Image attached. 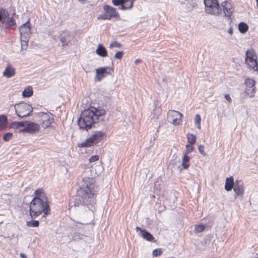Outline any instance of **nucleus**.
<instances>
[{
	"instance_id": "f257e3e1",
	"label": "nucleus",
	"mask_w": 258,
	"mask_h": 258,
	"mask_svg": "<svg viewBox=\"0 0 258 258\" xmlns=\"http://www.w3.org/2000/svg\"><path fill=\"white\" fill-rule=\"evenodd\" d=\"M93 175L91 178L83 179L84 183L78 190V196L75 199V206L90 205L94 203V196L97 191L98 187L94 183V177Z\"/></svg>"
},
{
	"instance_id": "f03ea898",
	"label": "nucleus",
	"mask_w": 258,
	"mask_h": 258,
	"mask_svg": "<svg viewBox=\"0 0 258 258\" xmlns=\"http://www.w3.org/2000/svg\"><path fill=\"white\" fill-rule=\"evenodd\" d=\"M105 114L102 109H97L94 107L83 111L78 120L80 128L88 131L92 125L99 119V117Z\"/></svg>"
},
{
	"instance_id": "7ed1b4c3",
	"label": "nucleus",
	"mask_w": 258,
	"mask_h": 258,
	"mask_svg": "<svg viewBox=\"0 0 258 258\" xmlns=\"http://www.w3.org/2000/svg\"><path fill=\"white\" fill-rule=\"evenodd\" d=\"M30 214L36 218L42 213L43 217L50 214V209L47 199L34 198L30 204Z\"/></svg>"
},
{
	"instance_id": "20e7f679",
	"label": "nucleus",
	"mask_w": 258,
	"mask_h": 258,
	"mask_svg": "<svg viewBox=\"0 0 258 258\" xmlns=\"http://www.w3.org/2000/svg\"><path fill=\"white\" fill-rule=\"evenodd\" d=\"M206 13L217 16L222 13V8L217 0H204Z\"/></svg>"
},
{
	"instance_id": "39448f33",
	"label": "nucleus",
	"mask_w": 258,
	"mask_h": 258,
	"mask_svg": "<svg viewBox=\"0 0 258 258\" xmlns=\"http://www.w3.org/2000/svg\"><path fill=\"white\" fill-rule=\"evenodd\" d=\"M245 61L250 69H252L254 71L258 70L257 56L252 48L248 49L246 51Z\"/></svg>"
},
{
	"instance_id": "423d86ee",
	"label": "nucleus",
	"mask_w": 258,
	"mask_h": 258,
	"mask_svg": "<svg viewBox=\"0 0 258 258\" xmlns=\"http://www.w3.org/2000/svg\"><path fill=\"white\" fill-rule=\"evenodd\" d=\"M15 110L20 118H24L31 114L33 107L27 103L22 102L15 105Z\"/></svg>"
},
{
	"instance_id": "0eeeda50",
	"label": "nucleus",
	"mask_w": 258,
	"mask_h": 258,
	"mask_svg": "<svg viewBox=\"0 0 258 258\" xmlns=\"http://www.w3.org/2000/svg\"><path fill=\"white\" fill-rule=\"evenodd\" d=\"M103 133L101 131H97L88 138L84 142L79 145L81 147H90L94 144L98 143L103 136Z\"/></svg>"
},
{
	"instance_id": "6e6552de",
	"label": "nucleus",
	"mask_w": 258,
	"mask_h": 258,
	"mask_svg": "<svg viewBox=\"0 0 258 258\" xmlns=\"http://www.w3.org/2000/svg\"><path fill=\"white\" fill-rule=\"evenodd\" d=\"M20 34L22 40L26 44L28 42L31 34L30 20H28L19 28Z\"/></svg>"
},
{
	"instance_id": "1a4fd4ad",
	"label": "nucleus",
	"mask_w": 258,
	"mask_h": 258,
	"mask_svg": "<svg viewBox=\"0 0 258 258\" xmlns=\"http://www.w3.org/2000/svg\"><path fill=\"white\" fill-rule=\"evenodd\" d=\"M168 121L171 122L174 125L180 124L182 114L177 111L170 110L168 112Z\"/></svg>"
},
{
	"instance_id": "9d476101",
	"label": "nucleus",
	"mask_w": 258,
	"mask_h": 258,
	"mask_svg": "<svg viewBox=\"0 0 258 258\" xmlns=\"http://www.w3.org/2000/svg\"><path fill=\"white\" fill-rule=\"evenodd\" d=\"M40 125L33 122H27L26 126L23 129H19L21 133L27 132L29 134H35L38 132L40 130Z\"/></svg>"
},
{
	"instance_id": "9b49d317",
	"label": "nucleus",
	"mask_w": 258,
	"mask_h": 258,
	"mask_svg": "<svg viewBox=\"0 0 258 258\" xmlns=\"http://www.w3.org/2000/svg\"><path fill=\"white\" fill-rule=\"evenodd\" d=\"M135 0H114V6H118L119 10H126L133 7Z\"/></svg>"
},
{
	"instance_id": "f8f14e48",
	"label": "nucleus",
	"mask_w": 258,
	"mask_h": 258,
	"mask_svg": "<svg viewBox=\"0 0 258 258\" xmlns=\"http://www.w3.org/2000/svg\"><path fill=\"white\" fill-rule=\"evenodd\" d=\"M255 81L252 79L248 78L245 81L246 86L245 93L250 97H252L254 95L255 92Z\"/></svg>"
},
{
	"instance_id": "ddd939ff",
	"label": "nucleus",
	"mask_w": 258,
	"mask_h": 258,
	"mask_svg": "<svg viewBox=\"0 0 258 258\" xmlns=\"http://www.w3.org/2000/svg\"><path fill=\"white\" fill-rule=\"evenodd\" d=\"M221 7L223 8L224 16L229 17L230 19L234 11L231 2L227 1L223 2Z\"/></svg>"
},
{
	"instance_id": "4468645a",
	"label": "nucleus",
	"mask_w": 258,
	"mask_h": 258,
	"mask_svg": "<svg viewBox=\"0 0 258 258\" xmlns=\"http://www.w3.org/2000/svg\"><path fill=\"white\" fill-rule=\"evenodd\" d=\"M42 126L43 128H47L51 126L53 121V115L51 113H43L41 117Z\"/></svg>"
},
{
	"instance_id": "2eb2a0df",
	"label": "nucleus",
	"mask_w": 258,
	"mask_h": 258,
	"mask_svg": "<svg viewBox=\"0 0 258 258\" xmlns=\"http://www.w3.org/2000/svg\"><path fill=\"white\" fill-rule=\"evenodd\" d=\"M104 13L98 17V19H110L113 16V8L109 6L104 7Z\"/></svg>"
},
{
	"instance_id": "dca6fc26",
	"label": "nucleus",
	"mask_w": 258,
	"mask_h": 258,
	"mask_svg": "<svg viewBox=\"0 0 258 258\" xmlns=\"http://www.w3.org/2000/svg\"><path fill=\"white\" fill-rule=\"evenodd\" d=\"M108 69L105 68H100L96 70V77L95 80L100 81L102 79L105 77L107 75L109 74V71H107Z\"/></svg>"
},
{
	"instance_id": "f3484780",
	"label": "nucleus",
	"mask_w": 258,
	"mask_h": 258,
	"mask_svg": "<svg viewBox=\"0 0 258 258\" xmlns=\"http://www.w3.org/2000/svg\"><path fill=\"white\" fill-rule=\"evenodd\" d=\"M233 190L235 195L238 196L242 195L244 193L243 182L241 180H236L233 186Z\"/></svg>"
},
{
	"instance_id": "a211bd4d",
	"label": "nucleus",
	"mask_w": 258,
	"mask_h": 258,
	"mask_svg": "<svg viewBox=\"0 0 258 258\" xmlns=\"http://www.w3.org/2000/svg\"><path fill=\"white\" fill-rule=\"evenodd\" d=\"M235 182L232 176L227 177L226 179L225 189L227 191H230L233 188Z\"/></svg>"
},
{
	"instance_id": "6ab92c4d",
	"label": "nucleus",
	"mask_w": 258,
	"mask_h": 258,
	"mask_svg": "<svg viewBox=\"0 0 258 258\" xmlns=\"http://www.w3.org/2000/svg\"><path fill=\"white\" fill-rule=\"evenodd\" d=\"M72 35L70 32H67L66 35H61L60 37V41L62 44V46L68 45V43L70 42V38L71 37Z\"/></svg>"
},
{
	"instance_id": "aec40b11",
	"label": "nucleus",
	"mask_w": 258,
	"mask_h": 258,
	"mask_svg": "<svg viewBox=\"0 0 258 258\" xmlns=\"http://www.w3.org/2000/svg\"><path fill=\"white\" fill-rule=\"evenodd\" d=\"M96 53L99 56L102 57H105L107 56V51L104 47L102 45L99 44L98 45L97 48L96 50Z\"/></svg>"
},
{
	"instance_id": "412c9836",
	"label": "nucleus",
	"mask_w": 258,
	"mask_h": 258,
	"mask_svg": "<svg viewBox=\"0 0 258 258\" xmlns=\"http://www.w3.org/2000/svg\"><path fill=\"white\" fill-rule=\"evenodd\" d=\"M15 75V70L11 66H8L3 72V75L7 78H11Z\"/></svg>"
},
{
	"instance_id": "4be33fe9",
	"label": "nucleus",
	"mask_w": 258,
	"mask_h": 258,
	"mask_svg": "<svg viewBox=\"0 0 258 258\" xmlns=\"http://www.w3.org/2000/svg\"><path fill=\"white\" fill-rule=\"evenodd\" d=\"M141 236H142L144 239L149 241H152L154 239V237L153 235L146 229L142 231V234Z\"/></svg>"
},
{
	"instance_id": "5701e85b",
	"label": "nucleus",
	"mask_w": 258,
	"mask_h": 258,
	"mask_svg": "<svg viewBox=\"0 0 258 258\" xmlns=\"http://www.w3.org/2000/svg\"><path fill=\"white\" fill-rule=\"evenodd\" d=\"M3 23L6 28H9L16 25V22L12 17H8L7 20H4Z\"/></svg>"
},
{
	"instance_id": "b1692460",
	"label": "nucleus",
	"mask_w": 258,
	"mask_h": 258,
	"mask_svg": "<svg viewBox=\"0 0 258 258\" xmlns=\"http://www.w3.org/2000/svg\"><path fill=\"white\" fill-rule=\"evenodd\" d=\"M189 160L190 158L188 155L184 154L183 157L182 159V166L183 169H186L189 166Z\"/></svg>"
},
{
	"instance_id": "393cba45",
	"label": "nucleus",
	"mask_w": 258,
	"mask_h": 258,
	"mask_svg": "<svg viewBox=\"0 0 258 258\" xmlns=\"http://www.w3.org/2000/svg\"><path fill=\"white\" fill-rule=\"evenodd\" d=\"M27 122L25 121H15L12 123V127L17 129H19L21 127L26 126Z\"/></svg>"
},
{
	"instance_id": "a878e982",
	"label": "nucleus",
	"mask_w": 258,
	"mask_h": 258,
	"mask_svg": "<svg viewBox=\"0 0 258 258\" xmlns=\"http://www.w3.org/2000/svg\"><path fill=\"white\" fill-rule=\"evenodd\" d=\"M33 91L32 88L27 87L22 92V95L24 97H29L33 95Z\"/></svg>"
},
{
	"instance_id": "bb28decb",
	"label": "nucleus",
	"mask_w": 258,
	"mask_h": 258,
	"mask_svg": "<svg viewBox=\"0 0 258 258\" xmlns=\"http://www.w3.org/2000/svg\"><path fill=\"white\" fill-rule=\"evenodd\" d=\"M238 29L241 33H245L248 29V27L244 22H241L238 25Z\"/></svg>"
},
{
	"instance_id": "cd10ccee",
	"label": "nucleus",
	"mask_w": 258,
	"mask_h": 258,
	"mask_svg": "<svg viewBox=\"0 0 258 258\" xmlns=\"http://www.w3.org/2000/svg\"><path fill=\"white\" fill-rule=\"evenodd\" d=\"M187 142L190 145H194L196 142V137L192 134L187 133L186 135Z\"/></svg>"
},
{
	"instance_id": "c85d7f7f",
	"label": "nucleus",
	"mask_w": 258,
	"mask_h": 258,
	"mask_svg": "<svg viewBox=\"0 0 258 258\" xmlns=\"http://www.w3.org/2000/svg\"><path fill=\"white\" fill-rule=\"evenodd\" d=\"M35 194L36 195L35 198L47 199L45 194L43 192L41 189H38L35 191Z\"/></svg>"
},
{
	"instance_id": "c756f323",
	"label": "nucleus",
	"mask_w": 258,
	"mask_h": 258,
	"mask_svg": "<svg viewBox=\"0 0 258 258\" xmlns=\"http://www.w3.org/2000/svg\"><path fill=\"white\" fill-rule=\"evenodd\" d=\"M8 122V119L6 115H0V128L5 125Z\"/></svg>"
},
{
	"instance_id": "7c9ffc66",
	"label": "nucleus",
	"mask_w": 258,
	"mask_h": 258,
	"mask_svg": "<svg viewBox=\"0 0 258 258\" xmlns=\"http://www.w3.org/2000/svg\"><path fill=\"white\" fill-rule=\"evenodd\" d=\"M195 125L197 126V127L198 129H201V117L199 114H197L195 115Z\"/></svg>"
},
{
	"instance_id": "2f4dec72",
	"label": "nucleus",
	"mask_w": 258,
	"mask_h": 258,
	"mask_svg": "<svg viewBox=\"0 0 258 258\" xmlns=\"http://www.w3.org/2000/svg\"><path fill=\"white\" fill-rule=\"evenodd\" d=\"M39 221L37 220H32L27 222V226L31 227H37L39 226Z\"/></svg>"
},
{
	"instance_id": "473e14b6",
	"label": "nucleus",
	"mask_w": 258,
	"mask_h": 258,
	"mask_svg": "<svg viewBox=\"0 0 258 258\" xmlns=\"http://www.w3.org/2000/svg\"><path fill=\"white\" fill-rule=\"evenodd\" d=\"M2 21L3 22L4 20H7L8 17H9V12L5 9L1 10Z\"/></svg>"
},
{
	"instance_id": "72a5a7b5",
	"label": "nucleus",
	"mask_w": 258,
	"mask_h": 258,
	"mask_svg": "<svg viewBox=\"0 0 258 258\" xmlns=\"http://www.w3.org/2000/svg\"><path fill=\"white\" fill-rule=\"evenodd\" d=\"M161 110V109L160 107L156 108L152 112L153 118H157V116L160 114Z\"/></svg>"
},
{
	"instance_id": "f704fd0d",
	"label": "nucleus",
	"mask_w": 258,
	"mask_h": 258,
	"mask_svg": "<svg viewBox=\"0 0 258 258\" xmlns=\"http://www.w3.org/2000/svg\"><path fill=\"white\" fill-rule=\"evenodd\" d=\"M205 229V226L203 225H198L195 226V231L197 233L202 232Z\"/></svg>"
},
{
	"instance_id": "c9c22d12",
	"label": "nucleus",
	"mask_w": 258,
	"mask_h": 258,
	"mask_svg": "<svg viewBox=\"0 0 258 258\" xmlns=\"http://www.w3.org/2000/svg\"><path fill=\"white\" fill-rule=\"evenodd\" d=\"M95 174L97 176L99 175L103 171V167L101 165H99L94 169Z\"/></svg>"
},
{
	"instance_id": "e433bc0d",
	"label": "nucleus",
	"mask_w": 258,
	"mask_h": 258,
	"mask_svg": "<svg viewBox=\"0 0 258 258\" xmlns=\"http://www.w3.org/2000/svg\"><path fill=\"white\" fill-rule=\"evenodd\" d=\"M192 145H186V150L184 154L188 155L190 152H191L194 150V147L192 146Z\"/></svg>"
},
{
	"instance_id": "4c0bfd02",
	"label": "nucleus",
	"mask_w": 258,
	"mask_h": 258,
	"mask_svg": "<svg viewBox=\"0 0 258 258\" xmlns=\"http://www.w3.org/2000/svg\"><path fill=\"white\" fill-rule=\"evenodd\" d=\"M124 54L122 51H118L116 52L114 55V58L118 59H121Z\"/></svg>"
},
{
	"instance_id": "58836bf2",
	"label": "nucleus",
	"mask_w": 258,
	"mask_h": 258,
	"mask_svg": "<svg viewBox=\"0 0 258 258\" xmlns=\"http://www.w3.org/2000/svg\"><path fill=\"white\" fill-rule=\"evenodd\" d=\"M162 253V251L161 249H155L152 251V254L154 256H160Z\"/></svg>"
},
{
	"instance_id": "ea45409f",
	"label": "nucleus",
	"mask_w": 258,
	"mask_h": 258,
	"mask_svg": "<svg viewBox=\"0 0 258 258\" xmlns=\"http://www.w3.org/2000/svg\"><path fill=\"white\" fill-rule=\"evenodd\" d=\"M13 134L10 133H7L4 135L3 139L5 141H9L12 137Z\"/></svg>"
},
{
	"instance_id": "a19ab883",
	"label": "nucleus",
	"mask_w": 258,
	"mask_h": 258,
	"mask_svg": "<svg viewBox=\"0 0 258 258\" xmlns=\"http://www.w3.org/2000/svg\"><path fill=\"white\" fill-rule=\"evenodd\" d=\"M99 157L98 155H94L92 156L90 158H89V162L92 163L95 161H97L99 160Z\"/></svg>"
},
{
	"instance_id": "79ce46f5",
	"label": "nucleus",
	"mask_w": 258,
	"mask_h": 258,
	"mask_svg": "<svg viewBox=\"0 0 258 258\" xmlns=\"http://www.w3.org/2000/svg\"><path fill=\"white\" fill-rule=\"evenodd\" d=\"M198 150L201 154L203 155H206V153L204 152V146L203 145H200L198 147Z\"/></svg>"
},
{
	"instance_id": "37998d69",
	"label": "nucleus",
	"mask_w": 258,
	"mask_h": 258,
	"mask_svg": "<svg viewBox=\"0 0 258 258\" xmlns=\"http://www.w3.org/2000/svg\"><path fill=\"white\" fill-rule=\"evenodd\" d=\"M114 19H119V15L117 12H116V9H114Z\"/></svg>"
},
{
	"instance_id": "c03bdc74",
	"label": "nucleus",
	"mask_w": 258,
	"mask_h": 258,
	"mask_svg": "<svg viewBox=\"0 0 258 258\" xmlns=\"http://www.w3.org/2000/svg\"><path fill=\"white\" fill-rule=\"evenodd\" d=\"M225 98L226 100H227L229 103H231L232 102V99L229 95L228 94H225Z\"/></svg>"
},
{
	"instance_id": "a18cd8bd",
	"label": "nucleus",
	"mask_w": 258,
	"mask_h": 258,
	"mask_svg": "<svg viewBox=\"0 0 258 258\" xmlns=\"http://www.w3.org/2000/svg\"><path fill=\"white\" fill-rule=\"evenodd\" d=\"M21 45H22V48L23 49H26L27 46V43L26 44L22 40V37H21Z\"/></svg>"
},
{
	"instance_id": "49530a36",
	"label": "nucleus",
	"mask_w": 258,
	"mask_h": 258,
	"mask_svg": "<svg viewBox=\"0 0 258 258\" xmlns=\"http://www.w3.org/2000/svg\"><path fill=\"white\" fill-rule=\"evenodd\" d=\"M121 46L120 44L117 41H114V47H120Z\"/></svg>"
},
{
	"instance_id": "de8ad7c7",
	"label": "nucleus",
	"mask_w": 258,
	"mask_h": 258,
	"mask_svg": "<svg viewBox=\"0 0 258 258\" xmlns=\"http://www.w3.org/2000/svg\"><path fill=\"white\" fill-rule=\"evenodd\" d=\"M136 230L137 231H140V234H142V230H144L145 229H141L140 227L137 226L136 228Z\"/></svg>"
},
{
	"instance_id": "09e8293b",
	"label": "nucleus",
	"mask_w": 258,
	"mask_h": 258,
	"mask_svg": "<svg viewBox=\"0 0 258 258\" xmlns=\"http://www.w3.org/2000/svg\"><path fill=\"white\" fill-rule=\"evenodd\" d=\"M142 62V60L140 59H137L135 61V63L137 64L138 63H139V62Z\"/></svg>"
},
{
	"instance_id": "8fccbe9b",
	"label": "nucleus",
	"mask_w": 258,
	"mask_h": 258,
	"mask_svg": "<svg viewBox=\"0 0 258 258\" xmlns=\"http://www.w3.org/2000/svg\"><path fill=\"white\" fill-rule=\"evenodd\" d=\"M20 256L22 257V258H26V255L24 254V253H20Z\"/></svg>"
},
{
	"instance_id": "3c124183",
	"label": "nucleus",
	"mask_w": 258,
	"mask_h": 258,
	"mask_svg": "<svg viewBox=\"0 0 258 258\" xmlns=\"http://www.w3.org/2000/svg\"><path fill=\"white\" fill-rule=\"evenodd\" d=\"M228 32L230 34H232V32H233V30L231 28H230V29H229V30H228Z\"/></svg>"
},
{
	"instance_id": "603ef678",
	"label": "nucleus",
	"mask_w": 258,
	"mask_h": 258,
	"mask_svg": "<svg viewBox=\"0 0 258 258\" xmlns=\"http://www.w3.org/2000/svg\"><path fill=\"white\" fill-rule=\"evenodd\" d=\"M79 2L81 4H84L85 3L86 0H78Z\"/></svg>"
},
{
	"instance_id": "864d4df0",
	"label": "nucleus",
	"mask_w": 258,
	"mask_h": 258,
	"mask_svg": "<svg viewBox=\"0 0 258 258\" xmlns=\"http://www.w3.org/2000/svg\"><path fill=\"white\" fill-rule=\"evenodd\" d=\"M109 47L112 48L113 47V41L111 42V43L109 44Z\"/></svg>"
},
{
	"instance_id": "5fc2aeb1",
	"label": "nucleus",
	"mask_w": 258,
	"mask_h": 258,
	"mask_svg": "<svg viewBox=\"0 0 258 258\" xmlns=\"http://www.w3.org/2000/svg\"><path fill=\"white\" fill-rule=\"evenodd\" d=\"M2 21L1 10H0V21Z\"/></svg>"
},
{
	"instance_id": "6e6d98bb",
	"label": "nucleus",
	"mask_w": 258,
	"mask_h": 258,
	"mask_svg": "<svg viewBox=\"0 0 258 258\" xmlns=\"http://www.w3.org/2000/svg\"><path fill=\"white\" fill-rule=\"evenodd\" d=\"M256 5H257V6L258 7V0H256Z\"/></svg>"
},
{
	"instance_id": "4d7b16f0",
	"label": "nucleus",
	"mask_w": 258,
	"mask_h": 258,
	"mask_svg": "<svg viewBox=\"0 0 258 258\" xmlns=\"http://www.w3.org/2000/svg\"><path fill=\"white\" fill-rule=\"evenodd\" d=\"M112 2L113 3V0H111Z\"/></svg>"
}]
</instances>
